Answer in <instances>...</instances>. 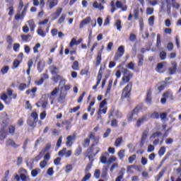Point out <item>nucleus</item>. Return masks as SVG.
Here are the masks:
<instances>
[{
  "mask_svg": "<svg viewBox=\"0 0 181 181\" xmlns=\"http://www.w3.org/2000/svg\"><path fill=\"white\" fill-rule=\"evenodd\" d=\"M98 142H100V137L96 136V139L93 140L91 148H89L86 151L88 158H89V160H90V162H93V158L95 156V155H97L98 152H100V148H95V150H93V148H94V146H97V145H98Z\"/></svg>",
  "mask_w": 181,
  "mask_h": 181,
  "instance_id": "obj_1",
  "label": "nucleus"
},
{
  "mask_svg": "<svg viewBox=\"0 0 181 181\" xmlns=\"http://www.w3.org/2000/svg\"><path fill=\"white\" fill-rule=\"evenodd\" d=\"M28 8H29V4L26 5H23V1L22 0L19 2V6L18 8V12L20 13L22 11L21 13H18L15 16L16 21H20V19L23 20L25 16L26 15V11H28Z\"/></svg>",
  "mask_w": 181,
  "mask_h": 181,
  "instance_id": "obj_2",
  "label": "nucleus"
},
{
  "mask_svg": "<svg viewBox=\"0 0 181 181\" xmlns=\"http://www.w3.org/2000/svg\"><path fill=\"white\" fill-rule=\"evenodd\" d=\"M123 74L122 82L120 83V86H124L127 83H129V81L134 77V74L127 69H123Z\"/></svg>",
  "mask_w": 181,
  "mask_h": 181,
  "instance_id": "obj_3",
  "label": "nucleus"
},
{
  "mask_svg": "<svg viewBox=\"0 0 181 181\" xmlns=\"http://www.w3.org/2000/svg\"><path fill=\"white\" fill-rule=\"evenodd\" d=\"M131 90H132V82H129L123 89L122 93V100L129 98V95H131Z\"/></svg>",
  "mask_w": 181,
  "mask_h": 181,
  "instance_id": "obj_4",
  "label": "nucleus"
},
{
  "mask_svg": "<svg viewBox=\"0 0 181 181\" xmlns=\"http://www.w3.org/2000/svg\"><path fill=\"white\" fill-rule=\"evenodd\" d=\"M139 111H141V107H136L132 112L128 114L127 121L131 122L132 121H134V119H136V115H138V112H139Z\"/></svg>",
  "mask_w": 181,
  "mask_h": 181,
  "instance_id": "obj_5",
  "label": "nucleus"
},
{
  "mask_svg": "<svg viewBox=\"0 0 181 181\" xmlns=\"http://www.w3.org/2000/svg\"><path fill=\"white\" fill-rule=\"evenodd\" d=\"M59 88H54L50 94L47 95V97H48L52 105H53L54 100H56V95L59 94Z\"/></svg>",
  "mask_w": 181,
  "mask_h": 181,
  "instance_id": "obj_6",
  "label": "nucleus"
},
{
  "mask_svg": "<svg viewBox=\"0 0 181 181\" xmlns=\"http://www.w3.org/2000/svg\"><path fill=\"white\" fill-rule=\"evenodd\" d=\"M124 53H125V47L121 45L117 48V51L114 57V60L117 61L119 60V59H121L122 56H124Z\"/></svg>",
  "mask_w": 181,
  "mask_h": 181,
  "instance_id": "obj_7",
  "label": "nucleus"
},
{
  "mask_svg": "<svg viewBox=\"0 0 181 181\" xmlns=\"http://www.w3.org/2000/svg\"><path fill=\"white\" fill-rule=\"evenodd\" d=\"M19 173L21 176V179L22 181H30L29 175H28V171H26L24 168H21L19 170Z\"/></svg>",
  "mask_w": 181,
  "mask_h": 181,
  "instance_id": "obj_8",
  "label": "nucleus"
},
{
  "mask_svg": "<svg viewBox=\"0 0 181 181\" xmlns=\"http://www.w3.org/2000/svg\"><path fill=\"white\" fill-rule=\"evenodd\" d=\"M66 79H61L59 82V86H61V91H69V90H70V88H71L69 84L64 85L66 84Z\"/></svg>",
  "mask_w": 181,
  "mask_h": 181,
  "instance_id": "obj_9",
  "label": "nucleus"
},
{
  "mask_svg": "<svg viewBox=\"0 0 181 181\" xmlns=\"http://www.w3.org/2000/svg\"><path fill=\"white\" fill-rule=\"evenodd\" d=\"M76 134L68 136L66 137V146H71L74 141H76Z\"/></svg>",
  "mask_w": 181,
  "mask_h": 181,
  "instance_id": "obj_10",
  "label": "nucleus"
},
{
  "mask_svg": "<svg viewBox=\"0 0 181 181\" xmlns=\"http://www.w3.org/2000/svg\"><path fill=\"white\" fill-rule=\"evenodd\" d=\"M5 144H6V146H11V148H14L19 147V145H18L15 142V141H13L12 139H8L6 141Z\"/></svg>",
  "mask_w": 181,
  "mask_h": 181,
  "instance_id": "obj_11",
  "label": "nucleus"
},
{
  "mask_svg": "<svg viewBox=\"0 0 181 181\" xmlns=\"http://www.w3.org/2000/svg\"><path fill=\"white\" fill-rule=\"evenodd\" d=\"M62 12H63L62 8H57L56 12H54V13H52L51 15V16L52 18V21H56V19H57V18H59V16H60V15H62Z\"/></svg>",
  "mask_w": 181,
  "mask_h": 181,
  "instance_id": "obj_12",
  "label": "nucleus"
},
{
  "mask_svg": "<svg viewBox=\"0 0 181 181\" xmlns=\"http://www.w3.org/2000/svg\"><path fill=\"white\" fill-rule=\"evenodd\" d=\"M166 5L163 3L161 8L162 9H167V13L170 15V0H165Z\"/></svg>",
  "mask_w": 181,
  "mask_h": 181,
  "instance_id": "obj_13",
  "label": "nucleus"
},
{
  "mask_svg": "<svg viewBox=\"0 0 181 181\" xmlns=\"http://www.w3.org/2000/svg\"><path fill=\"white\" fill-rule=\"evenodd\" d=\"M91 22V17H86L82 21H81L79 25V29H83L86 25H88Z\"/></svg>",
  "mask_w": 181,
  "mask_h": 181,
  "instance_id": "obj_14",
  "label": "nucleus"
},
{
  "mask_svg": "<svg viewBox=\"0 0 181 181\" xmlns=\"http://www.w3.org/2000/svg\"><path fill=\"white\" fill-rule=\"evenodd\" d=\"M66 95H67V92L61 90L58 97V102L61 103V104H63V103H64V100H66Z\"/></svg>",
  "mask_w": 181,
  "mask_h": 181,
  "instance_id": "obj_15",
  "label": "nucleus"
},
{
  "mask_svg": "<svg viewBox=\"0 0 181 181\" xmlns=\"http://www.w3.org/2000/svg\"><path fill=\"white\" fill-rule=\"evenodd\" d=\"M148 118H149L148 115H144L141 119H139L136 122L137 127H141L142 124H144L146 121H148Z\"/></svg>",
  "mask_w": 181,
  "mask_h": 181,
  "instance_id": "obj_16",
  "label": "nucleus"
},
{
  "mask_svg": "<svg viewBox=\"0 0 181 181\" xmlns=\"http://www.w3.org/2000/svg\"><path fill=\"white\" fill-rule=\"evenodd\" d=\"M45 60H40L37 65V69L38 71V73H42V71H43V69H45Z\"/></svg>",
  "mask_w": 181,
  "mask_h": 181,
  "instance_id": "obj_17",
  "label": "nucleus"
},
{
  "mask_svg": "<svg viewBox=\"0 0 181 181\" xmlns=\"http://www.w3.org/2000/svg\"><path fill=\"white\" fill-rule=\"evenodd\" d=\"M134 18L136 19H138L139 18V13H144V10H142V8L137 6L134 11Z\"/></svg>",
  "mask_w": 181,
  "mask_h": 181,
  "instance_id": "obj_18",
  "label": "nucleus"
},
{
  "mask_svg": "<svg viewBox=\"0 0 181 181\" xmlns=\"http://www.w3.org/2000/svg\"><path fill=\"white\" fill-rule=\"evenodd\" d=\"M165 64H166L165 62L158 64L156 69V71H158V73H163V66Z\"/></svg>",
  "mask_w": 181,
  "mask_h": 181,
  "instance_id": "obj_19",
  "label": "nucleus"
},
{
  "mask_svg": "<svg viewBox=\"0 0 181 181\" xmlns=\"http://www.w3.org/2000/svg\"><path fill=\"white\" fill-rule=\"evenodd\" d=\"M28 26L31 32H33L36 28V24H35V21L33 19L29 20L28 21Z\"/></svg>",
  "mask_w": 181,
  "mask_h": 181,
  "instance_id": "obj_20",
  "label": "nucleus"
},
{
  "mask_svg": "<svg viewBox=\"0 0 181 181\" xmlns=\"http://www.w3.org/2000/svg\"><path fill=\"white\" fill-rule=\"evenodd\" d=\"M6 139V132H5V127H2L0 129V140L5 141Z\"/></svg>",
  "mask_w": 181,
  "mask_h": 181,
  "instance_id": "obj_21",
  "label": "nucleus"
},
{
  "mask_svg": "<svg viewBox=\"0 0 181 181\" xmlns=\"http://www.w3.org/2000/svg\"><path fill=\"white\" fill-rule=\"evenodd\" d=\"M48 4L49 9H53L54 6H57V4H59V0L48 1Z\"/></svg>",
  "mask_w": 181,
  "mask_h": 181,
  "instance_id": "obj_22",
  "label": "nucleus"
},
{
  "mask_svg": "<svg viewBox=\"0 0 181 181\" xmlns=\"http://www.w3.org/2000/svg\"><path fill=\"white\" fill-rule=\"evenodd\" d=\"M163 97L172 101L173 100V93L172 92H165L163 93Z\"/></svg>",
  "mask_w": 181,
  "mask_h": 181,
  "instance_id": "obj_23",
  "label": "nucleus"
},
{
  "mask_svg": "<svg viewBox=\"0 0 181 181\" xmlns=\"http://www.w3.org/2000/svg\"><path fill=\"white\" fill-rule=\"evenodd\" d=\"M148 139V132H144L142 134L141 146H144V144L146 142V139Z\"/></svg>",
  "mask_w": 181,
  "mask_h": 181,
  "instance_id": "obj_24",
  "label": "nucleus"
},
{
  "mask_svg": "<svg viewBox=\"0 0 181 181\" xmlns=\"http://www.w3.org/2000/svg\"><path fill=\"white\" fill-rule=\"evenodd\" d=\"M93 6L95 9H99V11H103V9H104V6H103V4H98V2H97V1H95L93 4Z\"/></svg>",
  "mask_w": 181,
  "mask_h": 181,
  "instance_id": "obj_25",
  "label": "nucleus"
},
{
  "mask_svg": "<svg viewBox=\"0 0 181 181\" xmlns=\"http://www.w3.org/2000/svg\"><path fill=\"white\" fill-rule=\"evenodd\" d=\"M37 35H39V36H41V37H46V32L42 30V27H38L37 30Z\"/></svg>",
  "mask_w": 181,
  "mask_h": 181,
  "instance_id": "obj_26",
  "label": "nucleus"
},
{
  "mask_svg": "<svg viewBox=\"0 0 181 181\" xmlns=\"http://www.w3.org/2000/svg\"><path fill=\"white\" fill-rule=\"evenodd\" d=\"M1 100H2L5 104L9 105L11 104V100L8 101V95H6V93H2L1 95Z\"/></svg>",
  "mask_w": 181,
  "mask_h": 181,
  "instance_id": "obj_27",
  "label": "nucleus"
},
{
  "mask_svg": "<svg viewBox=\"0 0 181 181\" xmlns=\"http://www.w3.org/2000/svg\"><path fill=\"white\" fill-rule=\"evenodd\" d=\"M152 101V92L151 90H148L146 95V102L147 104H151Z\"/></svg>",
  "mask_w": 181,
  "mask_h": 181,
  "instance_id": "obj_28",
  "label": "nucleus"
},
{
  "mask_svg": "<svg viewBox=\"0 0 181 181\" xmlns=\"http://www.w3.org/2000/svg\"><path fill=\"white\" fill-rule=\"evenodd\" d=\"M101 52H98V56L96 57V66H100L101 64V62L103 60V58L101 57Z\"/></svg>",
  "mask_w": 181,
  "mask_h": 181,
  "instance_id": "obj_29",
  "label": "nucleus"
},
{
  "mask_svg": "<svg viewBox=\"0 0 181 181\" xmlns=\"http://www.w3.org/2000/svg\"><path fill=\"white\" fill-rule=\"evenodd\" d=\"M36 124H37V122H35V120H34L33 118H29L28 119V124L29 125V127H36Z\"/></svg>",
  "mask_w": 181,
  "mask_h": 181,
  "instance_id": "obj_30",
  "label": "nucleus"
},
{
  "mask_svg": "<svg viewBox=\"0 0 181 181\" xmlns=\"http://www.w3.org/2000/svg\"><path fill=\"white\" fill-rule=\"evenodd\" d=\"M49 69L51 74H57V73H59V68L56 67L54 65L51 66Z\"/></svg>",
  "mask_w": 181,
  "mask_h": 181,
  "instance_id": "obj_31",
  "label": "nucleus"
},
{
  "mask_svg": "<svg viewBox=\"0 0 181 181\" xmlns=\"http://www.w3.org/2000/svg\"><path fill=\"white\" fill-rule=\"evenodd\" d=\"M116 6H117V8H119L122 11H127V6H123L122 3L119 1H117L116 2Z\"/></svg>",
  "mask_w": 181,
  "mask_h": 181,
  "instance_id": "obj_32",
  "label": "nucleus"
},
{
  "mask_svg": "<svg viewBox=\"0 0 181 181\" xmlns=\"http://www.w3.org/2000/svg\"><path fill=\"white\" fill-rule=\"evenodd\" d=\"M149 26H153L155 23V16H151L148 19Z\"/></svg>",
  "mask_w": 181,
  "mask_h": 181,
  "instance_id": "obj_33",
  "label": "nucleus"
},
{
  "mask_svg": "<svg viewBox=\"0 0 181 181\" xmlns=\"http://www.w3.org/2000/svg\"><path fill=\"white\" fill-rule=\"evenodd\" d=\"M122 144V137H118L115 142V146L118 148V146H121V144Z\"/></svg>",
  "mask_w": 181,
  "mask_h": 181,
  "instance_id": "obj_34",
  "label": "nucleus"
},
{
  "mask_svg": "<svg viewBox=\"0 0 181 181\" xmlns=\"http://www.w3.org/2000/svg\"><path fill=\"white\" fill-rule=\"evenodd\" d=\"M39 173H40V169L33 170L31 171V176L33 177H36V176H37V175H39Z\"/></svg>",
  "mask_w": 181,
  "mask_h": 181,
  "instance_id": "obj_35",
  "label": "nucleus"
},
{
  "mask_svg": "<svg viewBox=\"0 0 181 181\" xmlns=\"http://www.w3.org/2000/svg\"><path fill=\"white\" fill-rule=\"evenodd\" d=\"M44 155H45V151H42L40 153V154L34 158V160H35V162L40 160V159H42V158H43Z\"/></svg>",
  "mask_w": 181,
  "mask_h": 181,
  "instance_id": "obj_36",
  "label": "nucleus"
},
{
  "mask_svg": "<svg viewBox=\"0 0 181 181\" xmlns=\"http://www.w3.org/2000/svg\"><path fill=\"white\" fill-rule=\"evenodd\" d=\"M32 118L34 121H35L36 122H37V119H38V115L36 112H33L31 113L30 117Z\"/></svg>",
  "mask_w": 181,
  "mask_h": 181,
  "instance_id": "obj_37",
  "label": "nucleus"
},
{
  "mask_svg": "<svg viewBox=\"0 0 181 181\" xmlns=\"http://www.w3.org/2000/svg\"><path fill=\"white\" fill-rule=\"evenodd\" d=\"M47 101L39 102L37 103V107H42V108H46L47 107Z\"/></svg>",
  "mask_w": 181,
  "mask_h": 181,
  "instance_id": "obj_38",
  "label": "nucleus"
},
{
  "mask_svg": "<svg viewBox=\"0 0 181 181\" xmlns=\"http://www.w3.org/2000/svg\"><path fill=\"white\" fill-rule=\"evenodd\" d=\"M65 20H66V15L65 14H62L60 18L58 19L59 25H62V23H64Z\"/></svg>",
  "mask_w": 181,
  "mask_h": 181,
  "instance_id": "obj_39",
  "label": "nucleus"
},
{
  "mask_svg": "<svg viewBox=\"0 0 181 181\" xmlns=\"http://www.w3.org/2000/svg\"><path fill=\"white\" fill-rule=\"evenodd\" d=\"M166 152V148L165 146L161 147L158 151V155L160 156H163Z\"/></svg>",
  "mask_w": 181,
  "mask_h": 181,
  "instance_id": "obj_40",
  "label": "nucleus"
},
{
  "mask_svg": "<svg viewBox=\"0 0 181 181\" xmlns=\"http://www.w3.org/2000/svg\"><path fill=\"white\" fill-rule=\"evenodd\" d=\"M117 156H119V159H124L125 157V150H120L118 152Z\"/></svg>",
  "mask_w": 181,
  "mask_h": 181,
  "instance_id": "obj_41",
  "label": "nucleus"
},
{
  "mask_svg": "<svg viewBox=\"0 0 181 181\" xmlns=\"http://www.w3.org/2000/svg\"><path fill=\"white\" fill-rule=\"evenodd\" d=\"M115 26L117 27V30H121V29H122V26L121 25V21L120 20H117L115 23Z\"/></svg>",
  "mask_w": 181,
  "mask_h": 181,
  "instance_id": "obj_42",
  "label": "nucleus"
},
{
  "mask_svg": "<svg viewBox=\"0 0 181 181\" xmlns=\"http://www.w3.org/2000/svg\"><path fill=\"white\" fill-rule=\"evenodd\" d=\"M165 83L158 84V86H157V90H158V93H160V92L163 91V90H165Z\"/></svg>",
  "mask_w": 181,
  "mask_h": 181,
  "instance_id": "obj_43",
  "label": "nucleus"
},
{
  "mask_svg": "<svg viewBox=\"0 0 181 181\" xmlns=\"http://www.w3.org/2000/svg\"><path fill=\"white\" fill-rule=\"evenodd\" d=\"M21 62L18 59H15L14 62H13V69H18L19 67V64H21Z\"/></svg>",
  "mask_w": 181,
  "mask_h": 181,
  "instance_id": "obj_44",
  "label": "nucleus"
},
{
  "mask_svg": "<svg viewBox=\"0 0 181 181\" xmlns=\"http://www.w3.org/2000/svg\"><path fill=\"white\" fill-rule=\"evenodd\" d=\"M40 48V43H37L33 48V53H39V49Z\"/></svg>",
  "mask_w": 181,
  "mask_h": 181,
  "instance_id": "obj_45",
  "label": "nucleus"
},
{
  "mask_svg": "<svg viewBox=\"0 0 181 181\" xmlns=\"http://www.w3.org/2000/svg\"><path fill=\"white\" fill-rule=\"evenodd\" d=\"M138 59H139L138 66H142V64H144V55L142 54L138 55Z\"/></svg>",
  "mask_w": 181,
  "mask_h": 181,
  "instance_id": "obj_46",
  "label": "nucleus"
},
{
  "mask_svg": "<svg viewBox=\"0 0 181 181\" xmlns=\"http://www.w3.org/2000/svg\"><path fill=\"white\" fill-rule=\"evenodd\" d=\"M97 78H98V81L96 83V85L99 86L100 83H101V79L103 78V74L100 71L98 72Z\"/></svg>",
  "mask_w": 181,
  "mask_h": 181,
  "instance_id": "obj_47",
  "label": "nucleus"
},
{
  "mask_svg": "<svg viewBox=\"0 0 181 181\" xmlns=\"http://www.w3.org/2000/svg\"><path fill=\"white\" fill-rule=\"evenodd\" d=\"M8 71H9V66H4L1 69V73L2 74H6V73H8Z\"/></svg>",
  "mask_w": 181,
  "mask_h": 181,
  "instance_id": "obj_48",
  "label": "nucleus"
},
{
  "mask_svg": "<svg viewBox=\"0 0 181 181\" xmlns=\"http://www.w3.org/2000/svg\"><path fill=\"white\" fill-rule=\"evenodd\" d=\"M113 80L112 79H110L109 80V84H108V87H107V94H108V93H110V91H111V88L112 87V83H113Z\"/></svg>",
  "mask_w": 181,
  "mask_h": 181,
  "instance_id": "obj_49",
  "label": "nucleus"
},
{
  "mask_svg": "<svg viewBox=\"0 0 181 181\" xmlns=\"http://www.w3.org/2000/svg\"><path fill=\"white\" fill-rule=\"evenodd\" d=\"M71 68H72L73 70H76V71L79 70V69H78V62H77V61L74 62Z\"/></svg>",
  "mask_w": 181,
  "mask_h": 181,
  "instance_id": "obj_50",
  "label": "nucleus"
},
{
  "mask_svg": "<svg viewBox=\"0 0 181 181\" xmlns=\"http://www.w3.org/2000/svg\"><path fill=\"white\" fill-rule=\"evenodd\" d=\"M45 166H47V161L44 160L40 163V168L41 169H45Z\"/></svg>",
  "mask_w": 181,
  "mask_h": 181,
  "instance_id": "obj_51",
  "label": "nucleus"
},
{
  "mask_svg": "<svg viewBox=\"0 0 181 181\" xmlns=\"http://www.w3.org/2000/svg\"><path fill=\"white\" fill-rule=\"evenodd\" d=\"M91 178V174L90 173H86L84 177H83V179L81 180V181H88L90 180V179Z\"/></svg>",
  "mask_w": 181,
  "mask_h": 181,
  "instance_id": "obj_52",
  "label": "nucleus"
},
{
  "mask_svg": "<svg viewBox=\"0 0 181 181\" xmlns=\"http://www.w3.org/2000/svg\"><path fill=\"white\" fill-rule=\"evenodd\" d=\"M160 135H162V133L159 132H156L155 133H153L151 136V139H152V138H159V136H160Z\"/></svg>",
  "mask_w": 181,
  "mask_h": 181,
  "instance_id": "obj_53",
  "label": "nucleus"
},
{
  "mask_svg": "<svg viewBox=\"0 0 181 181\" xmlns=\"http://www.w3.org/2000/svg\"><path fill=\"white\" fill-rule=\"evenodd\" d=\"M127 69H129V70H134V69H135V64L131 62L127 65Z\"/></svg>",
  "mask_w": 181,
  "mask_h": 181,
  "instance_id": "obj_54",
  "label": "nucleus"
},
{
  "mask_svg": "<svg viewBox=\"0 0 181 181\" xmlns=\"http://www.w3.org/2000/svg\"><path fill=\"white\" fill-rule=\"evenodd\" d=\"M8 11L9 16H13V13H15V11L13 10V6H9Z\"/></svg>",
  "mask_w": 181,
  "mask_h": 181,
  "instance_id": "obj_55",
  "label": "nucleus"
},
{
  "mask_svg": "<svg viewBox=\"0 0 181 181\" xmlns=\"http://www.w3.org/2000/svg\"><path fill=\"white\" fill-rule=\"evenodd\" d=\"M71 170H73V165H67L65 168L66 173H69V172H71Z\"/></svg>",
  "mask_w": 181,
  "mask_h": 181,
  "instance_id": "obj_56",
  "label": "nucleus"
},
{
  "mask_svg": "<svg viewBox=\"0 0 181 181\" xmlns=\"http://www.w3.org/2000/svg\"><path fill=\"white\" fill-rule=\"evenodd\" d=\"M146 15H152L153 13V8L148 7L146 10Z\"/></svg>",
  "mask_w": 181,
  "mask_h": 181,
  "instance_id": "obj_57",
  "label": "nucleus"
},
{
  "mask_svg": "<svg viewBox=\"0 0 181 181\" xmlns=\"http://www.w3.org/2000/svg\"><path fill=\"white\" fill-rule=\"evenodd\" d=\"M20 48H21V45L19 43H16L13 45V49L14 52H19Z\"/></svg>",
  "mask_w": 181,
  "mask_h": 181,
  "instance_id": "obj_58",
  "label": "nucleus"
},
{
  "mask_svg": "<svg viewBox=\"0 0 181 181\" xmlns=\"http://www.w3.org/2000/svg\"><path fill=\"white\" fill-rule=\"evenodd\" d=\"M136 159V155L134 154L129 157V163H134V160Z\"/></svg>",
  "mask_w": 181,
  "mask_h": 181,
  "instance_id": "obj_59",
  "label": "nucleus"
},
{
  "mask_svg": "<svg viewBox=\"0 0 181 181\" xmlns=\"http://www.w3.org/2000/svg\"><path fill=\"white\" fill-rule=\"evenodd\" d=\"M81 147H78L75 151V156H80V155H81Z\"/></svg>",
  "mask_w": 181,
  "mask_h": 181,
  "instance_id": "obj_60",
  "label": "nucleus"
},
{
  "mask_svg": "<svg viewBox=\"0 0 181 181\" xmlns=\"http://www.w3.org/2000/svg\"><path fill=\"white\" fill-rule=\"evenodd\" d=\"M115 160H117V157H115V156H112L107 160V163H112V162H115Z\"/></svg>",
  "mask_w": 181,
  "mask_h": 181,
  "instance_id": "obj_61",
  "label": "nucleus"
},
{
  "mask_svg": "<svg viewBox=\"0 0 181 181\" xmlns=\"http://www.w3.org/2000/svg\"><path fill=\"white\" fill-rule=\"evenodd\" d=\"M100 175H101V171H100V170H95L94 177H95V179H98Z\"/></svg>",
  "mask_w": 181,
  "mask_h": 181,
  "instance_id": "obj_62",
  "label": "nucleus"
},
{
  "mask_svg": "<svg viewBox=\"0 0 181 181\" xmlns=\"http://www.w3.org/2000/svg\"><path fill=\"white\" fill-rule=\"evenodd\" d=\"M160 58L161 60H165V59H166V52L162 51L160 52Z\"/></svg>",
  "mask_w": 181,
  "mask_h": 181,
  "instance_id": "obj_63",
  "label": "nucleus"
},
{
  "mask_svg": "<svg viewBox=\"0 0 181 181\" xmlns=\"http://www.w3.org/2000/svg\"><path fill=\"white\" fill-rule=\"evenodd\" d=\"M169 73L170 74H175V73H176V65H174L173 67L170 68Z\"/></svg>",
  "mask_w": 181,
  "mask_h": 181,
  "instance_id": "obj_64",
  "label": "nucleus"
}]
</instances>
